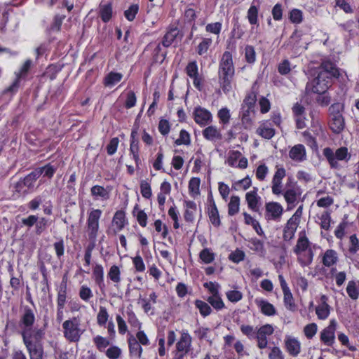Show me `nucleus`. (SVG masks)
<instances>
[{
  "label": "nucleus",
  "mask_w": 359,
  "mask_h": 359,
  "mask_svg": "<svg viewBox=\"0 0 359 359\" xmlns=\"http://www.w3.org/2000/svg\"><path fill=\"white\" fill-rule=\"evenodd\" d=\"M36 317L34 310L29 306L20 309L19 320L20 334L22 337L30 359H43V348L41 340L44 337V331L34 327Z\"/></svg>",
  "instance_id": "f257e3e1"
},
{
  "label": "nucleus",
  "mask_w": 359,
  "mask_h": 359,
  "mask_svg": "<svg viewBox=\"0 0 359 359\" xmlns=\"http://www.w3.org/2000/svg\"><path fill=\"white\" fill-rule=\"evenodd\" d=\"M235 74V67L231 53L225 51L219 62L218 80L224 93L232 90V81Z\"/></svg>",
  "instance_id": "f03ea898"
},
{
  "label": "nucleus",
  "mask_w": 359,
  "mask_h": 359,
  "mask_svg": "<svg viewBox=\"0 0 359 359\" xmlns=\"http://www.w3.org/2000/svg\"><path fill=\"white\" fill-rule=\"evenodd\" d=\"M311 245V243L307 238L306 233L304 231L300 232L293 251L297 256L298 262L302 266H308L313 262L314 254Z\"/></svg>",
  "instance_id": "7ed1b4c3"
},
{
  "label": "nucleus",
  "mask_w": 359,
  "mask_h": 359,
  "mask_svg": "<svg viewBox=\"0 0 359 359\" xmlns=\"http://www.w3.org/2000/svg\"><path fill=\"white\" fill-rule=\"evenodd\" d=\"M323 154L327 159L330 168L337 170L341 168L339 161L348 163L351 158V154L346 147H341L335 151L330 147H325L323 150Z\"/></svg>",
  "instance_id": "20e7f679"
},
{
  "label": "nucleus",
  "mask_w": 359,
  "mask_h": 359,
  "mask_svg": "<svg viewBox=\"0 0 359 359\" xmlns=\"http://www.w3.org/2000/svg\"><path fill=\"white\" fill-rule=\"evenodd\" d=\"M62 328L64 337L70 342L79 341L81 337L86 330L81 323L79 316H74L64 321Z\"/></svg>",
  "instance_id": "39448f33"
},
{
  "label": "nucleus",
  "mask_w": 359,
  "mask_h": 359,
  "mask_svg": "<svg viewBox=\"0 0 359 359\" xmlns=\"http://www.w3.org/2000/svg\"><path fill=\"white\" fill-rule=\"evenodd\" d=\"M344 104L340 102L332 104L328 109L329 126L335 134L341 133L345 128V121L342 115Z\"/></svg>",
  "instance_id": "423d86ee"
},
{
  "label": "nucleus",
  "mask_w": 359,
  "mask_h": 359,
  "mask_svg": "<svg viewBox=\"0 0 359 359\" xmlns=\"http://www.w3.org/2000/svg\"><path fill=\"white\" fill-rule=\"evenodd\" d=\"M330 79L325 77L324 74L318 73V76L309 81L306 86V93L325 94L331 86Z\"/></svg>",
  "instance_id": "0eeeda50"
},
{
  "label": "nucleus",
  "mask_w": 359,
  "mask_h": 359,
  "mask_svg": "<svg viewBox=\"0 0 359 359\" xmlns=\"http://www.w3.org/2000/svg\"><path fill=\"white\" fill-rule=\"evenodd\" d=\"M102 210L100 209H92L88 212L87 227L89 237L91 239H95L97 236L99 221L102 216Z\"/></svg>",
  "instance_id": "6e6552de"
},
{
  "label": "nucleus",
  "mask_w": 359,
  "mask_h": 359,
  "mask_svg": "<svg viewBox=\"0 0 359 359\" xmlns=\"http://www.w3.org/2000/svg\"><path fill=\"white\" fill-rule=\"evenodd\" d=\"M274 327L271 324H265L257 327L256 338L257 346L260 349H264L268 346V337L274 332Z\"/></svg>",
  "instance_id": "1a4fd4ad"
},
{
  "label": "nucleus",
  "mask_w": 359,
  "mask_h": 359,
  "mask_svg": "<svg viewBox=\"0 0 359 359\" xmlns=\"http://www.w3.org/2000/svg\"><path fill=\"white\" fill-rule=\"evenodd\" d=\"M337 323L334 319L330 321L328 326L325 327L320 333V339L327 346H332L335 342V331Z\"/></svg>",
  "instance_id": "9d476101"
},
{
  "label": "nucleus",
  "mask_w": 359,
  "mask_h": 359,
  "mask_svg": "<svg viewBox=\"0 0 359 359\" xmlns=\"http://www.w3.org/2000/svg\"><path fill=\"white\" fill-rule=\"evenodd\" d=\"M32 66V61L30 59L27 60L21 66L18 72H15V79L13 83L8 88L7 91H16L19 86L21 79H25Z\"/></svg>",
  "instance_id": "9b49d317"
},
{
  "label": "nucleus",
  "mask_w": 359,
  "mask_h": 359,
  "mask_svg": "<svg viewBox=\"0 0 359 359\" xmlns=\"http://www.w3.org/2000/svg\"><path fill=\"white\" fill-rule=\"evenodd\" d=\"M284 348L290 355L297 357L302 351V344L297 337L285 335Z\"/></svg>",
  "instance_id": "f8f14e48"
},
{
  "label": "nucleus",
  "mask_w": 359,
  "mask_h": 359,
  "mask_svg": "<svg viewBox=\"0 0 359 359\" xmlns=\"http://www.w3.org/2000/svg\"><path fill=\"white\" fill-rule=\"evenodd\" d=\"M286 175V170L283 167H277L271 181V191L275 195L283 194V180Z\"/></svg>",
  "instance_id": "ddd939ff"
},
{
  "label": "nucleus",
  "mask_w": 359,
  "mask_h": 359,
  "mask_svg": "<svg viewBox=\"0 0 359 359\" xmlns=\"http://www.w3.org/2000/svg\"><path fill=\"white\" fill-rule=\"evenodd\" d=\"M265 218L267 220L278 221L283 214V208L278 202H269L265 205Z\"/></svg>",
  "instance_id": "4468645a"
},
{
  "label": "nucleus",
  "mask_w": 359,
  "mask_h": 359,
  "mask_svg": "<svg viewBox=\"0 0 359 359\" xmlns=\"http://www.w3.org/2000/svg\"><path fill=\"white\" fill-rule=\"evenodd\" d=\"M318 73L324 74V76L330 79L331 82L332 78H339L340 76L339 69L330 60H323L321 62Z\"/></svg>",
  "instance_id": "2eb2a0df"
},
{
  "label": "nucleus",
  "mask_w": 359,
  "mask_h": 359,
  "mask_svg": "<svg viewBox=\"0 0 359 359\" xmlns=\"http://www.w3.org/2000/svg\"><path fill=\"white\" fill-rule=\"evenodd\" d=\"M192 348V337L187 330H182L180 337L175 344V349L179 352L189 353Z\"/></svg>",
  "instance_id": "dca6fc26"
},
{
  "label": "nucleus",
  "mask_w": 359,
  "mask_h": 359,
  "mask_svg": "<svg viewBox=\"0 0 359 359\" xmlns=\"http://www.w3.org/2000/svg\"><path fill=\"white\" fill-rule=\"evenodd\" d=\"M194 119L201 126L208 125L212 121V114L205 108L196 107L193 112Z\"/></svg>",
  "instance_id": "f3484780"
},
{
  "label": "nucleus",
  "mask_w": 359,
  "mask_h": 359,
  "mask_svg": "<svg viewBox=\"0 0 359 359\" xmlns=\"http://www.w3.org/2000/svg\"><path fill=\"white\" fill-rule=\"evenodd\" d=\"M258 189L253 187L252 190L245 194V201L249 209L254 212H258L261 206V197L257 194Z\"/></svg>",
  "instance_id": "a211bd4d"
},
{
  "label": "nucleus",
  "mask_w": 359,
  "mask_h": 359,
  "mask_svg": "<svg viewBox=\"0 0 359 359\" xmlns=\"http://www.w3.org/2000/svg\"><path fill=\"white\" fill-rule=\"evenodd\" d=\"M289 157L294 161L299 163L306 159V151L305 147L302 144H298L289 151Z\"/></svg>",
  "instance_id": "6ab92c4d"
},
{
  "label": "nucleus",
  "mask_w": 359,
  "mask_h": 359,
  "mask_svg": "<svg viewBox=\"0 0 359 359\" xmlns=\"http://www.w3.org/2000/svg\"><path fill=\"white\" fill-rule=\"evenodd\" d=\"M98 15L104 23L109 22L114 16L113 6L111 2L100 3L97 11Z\"/></svg>",
  "instance_id": "aec40b11"
},
{
  "label": "nucleus",
  "mask_w": 359,
  "mask_h": 359,
  "mask_svg": "<svg viewBox=\"0 0 359 359\" xmlns=\"http://www.w3.org/2000/svg\"><path fill=\"white\" fill-rule=\"evenodd\" d=\"M40 176V171H36V170H34L33 172L28 174L23 180L18 182L15 186L16 190L20 191L23 187H26L29 189L33 187L34 182Z\"/></svg>",
  "instance_id": "412c9836"
},
{
  "label": "nucleus",
  "mask_w": 359,
  "mask_h": 359,
  "mask_svg": "<svg viewBox=\"0 0 359 359\" xmlns=\"http://www.w3.org/2000/svg\"><path fill=\"white\" fill-rule=\"evenodd\" d=\"M255 303L264 315L267 316H273L276 314V308L268 301L262 298H256L255 299Z\"/></svg>",
  "instance_id": "4be33fe9"
},
{
  "label": "nucleus",
  "mask_w": 359,
  "mask_h": 359,
  "mask_svg": "<svg viewBox=\"0 0 359 359\" xmlns=\"http://www.w3.org/2000/svg\"><path fill=\"white\" fill-rule=\"evenodd\" d=\"M327 297L323 295L321 297V303L316 306V313L320 320H325L330 313V306L327 304Z\"/></svg>",
  "instance_id": "5701e85b"
},
{
  "label": "nucleus",
  "mask_w": 359,
  "mask_h": 359,
  "mask_svg": "<svg viewBox=\"0 0 359 359\" xmlns=\"http://www.w3.org/2000/svg\"><path fill=\"white\" fill-rule=\"evenodd\" d=\"M256 133L263 138L269 140L274 136L275 130L272 128L271 123L264 121L259 124Z\"/></svg>",
  "instance_id": "b1692460"
},
{
  "label": "nucleus",
  "mask_w": 359,
  "mask_h": 359,
  "mask_svg": "<svg viewBox=\"0 0 359 359\" xmlns=\"http://www.w3.org/2000/svg\"><path fill=\"white\" fill-rule=\"evenodd\" d=\"M300 194L299 190L295 188L288 189L283 193V196L287 203L288 209L294 207L295 203L297 201Z\"/></svg>",
  "instance_id": "393cba45"
},
{
  "label": "nucleus",
  "mask_w": 359,
  "mask_h": 359,
  "mask_svg": "<svg viewBox=\"0 0 359 359\" xmlns=\"http://www.w3.org/2000/svg\"><path fill=\"white\" fill-rule=\"evenodd\" d=\"M202 133L206 140L212 142L219 140L222 138L220 130L214 126H208L203 130Z\"/></svg>",
  "instance_id": "a878e982"
},
{
  "label": "nucleus",
  "mask_w": 359,
  "mask_h": 359,
  "mask_svg": "<svg viewBox=\"0 0 359 359\" xmlns=\"http://www.w3.org/2000/svg\"><path fill=\"white\" fill-rule=\"evenodd\" d=\"M93 277L95 283L98 285L101 291L105 289L104 283V268L100 264H96L93 270Z\"/></svg>",
  "instance_id": "bb28decb"
},
{
  "label": "nucleus",
  "mask_w": 359,
  "mask_h": 359,
  "mask_svg": "<svg viewBox=\"0 0 359 359\" xmlns=\"http://www.w3.org/2000/svg\"><path fill=\"white\" fill-rule=\"evenodd\" d=\"M299 222L289 219L284 228L283 238L285 241H290L293 238L299 225Z\"/></svg>",
  "instance_id": "cd10ccee"
},
{
  "label": "nucleus",
  "mask_w": 359,
  "mask_h": 359,
  "mask_svg": "<svg viewBox=\"0 0 359 359\" xmlns=\"http://www.w3.org/2000/svg\"><path fill=\"white\" fill-rule=\"evenodd\" d=\"M67 280L65 277L58 289L57 296V307H61V309H64L66 304V298H67Z\"/></svg>",
  "instance_id": "c85d7f7f"
},
{
  "label": "nucleus",
  "mask_w": 359,
  "mask_h": 359,
  "mask_svg": "<svg viewBox=\"0 0 359 359\" xmlns=\"http://www.w3.org/2000/svg\"><path fill=\"white\" fill-rule=\"evenodd\" d=\"M129 351L133 357L140 358L142 353V348L137 340L133 336L128 338Z\"/></svg>",
  "instance_id": "c756f323"
},
{
  "label": "nucleus",
  "mask_w": 359,
  "mask_h": 359,
  "mask_svg": "<svg viewBox=\"0 0 359 359\" xmlns=\"http://www.w3.org/2000/svg\"><path fill=\"white\" fill-rule=\"evenodd\" d=\"M180 34L177 27L170 28L163 36L162 44L165 47H169Z\"/></svg>",
  "instance_id": "7c9ffc66"
},
{
  "label": "nucleus",
  "mask_w": 359,
  "mask_h": 359,
  "mask_svg": "<svg viewBox=\"0 0 359 359\" xmlns=\"http://www.w3.org/2000/svg\"><path fill=\"white\" fill-rule=\"evenodd\" d=\"M211 207L208 210V216L211 223L216 227H218L221 224L219 212L216 204L212 198L210 200Z\"/></svg>",
  "instance_id": "2f4dec72"
},
{
  "label": "nucleus",
  "mask_w": 359,
  "mask_h": 359,
  "mask_svg": "<svg viewBox=\"0 0 359 359\" xmlns=\"http://www.w3.org/2000/svg\"><path fill=\"white\" fill-rule=\"evenodd\" d=\"M338 261L337 253L334 250H327L324 253L323 257V264L327 267H330L334 265Z\"/></svg>",
  "instance_id": "473e14b6"
},
{
  "label": "nucleus",
  "mask_w": 359,
  "mask_h": 359,
  "mask_svg": "<svg viewBox=\"0 0 359 359\" xmlns=\"http://www.w3.org/2000/svg\"><path fill=\"white\" fill-rule=\"evenodd\" d=\"M206 301L217 311H220L225 307V304L219 294L209 296Z\"/></svg>",
  "instance_id": "72a5a7b5"
},
{
  "label": "nucleus",
  "mask_w": 359,
  "mask_h": 359,
  "mask_svg": "<svg viewBox=\"0 0 359 359\" xmlns=\"http://www.w3.org/2000/svg\"><path fill=\"white\" fill-rule=\"evenodd\" d=\"M240 209V198L238 196H232L228 204V214L230 216L237 214Z\"/></svg>",
  "instance_id": "f704fd0d"
},
{
  "label": "nucleus",
  "mask_w": 359,
  "mask_h": 359,
  "mask_svg": "<svg viewBox=\"0 0 359 359\" xmlns=\"http://www.w3.org/2000/svg\"><path fill=\"white\" fill-rule=\"evenodd\" d=\"M201 180L198 177H192L189 182V191L190 195L195 198L200 194Z\"/></svg>",
  "instance_id": "c9c22d12"
},
{
  "label": "nucleus",
  "mask_w": 359,
  "mask_h": 359,
  "mask_svg": "<svg viewBox=\"0 0 359 359\" xmlns=\"http://www.w3.org/2000/svg\"><path fill=\"white\" fill-rule=\"evenodd\" d=\"M123 77L121 73L110 72L104 78V84L106 86H113L118 83Z\"/></svg>",
  "instance_id": "e433bc0d"
},
{
  "label": "nucleus",
  "mask_w": 359,
  "mask_h": 359,
  "mask_svg": "<svg viewBox=\"0 0 359 359\" xmlns=\"http://www.w3.org/2000/svg\"><path fill=\"white\" fill-rule=\"evenodd\" d=\"M107 278L110 279L116 285L121 282V270L116 265L110 267L107 273Z\"/></svg>",
  "instance_id": "4c0bfd02"
},
{
  "label": "nucleus",
  "mask_w": 359,
  "mask_h": 359,
  "mask_svg": "<svg viewBox=\"0 0 359 359\" xmlns=\"http://www.w3.org/2000/svg\"><path fill=\"white\" fill-rule=\"evenodd\" d=\"M283 292V302L285 306L287 309L294 311L297 309L296 304L294 303V300L292 296V294L290 292V290H286Z\"/></svg>",
  "instance_id": "58836bf2"
},
{
  "label": "nucleus",
  "mask_w": 359,
  "mask_h": 359,
  "mask_svg": "<svg viewBox=\"0 0 359 359\" xmlns=\"http://www.w3.org/2000/svg\"><path fill=\"white\" fill-rule=\"evenodd\" d=\"M209 304L208 302H205L198 299L195 301L196 307L199 310L201 315L203 317H206L212 313V309Z\"/></svg>",
  "instance_id": "ea45409f"
},
{
  "label": "nucleus",
  "mask_w": 359,
  "mask_h": 359,
  "mask_svg": "<svg viewBox=\"0 0 359 359\" xmlns=\"http://www.w3.org/2000/svg\"><path fill=\"white\" fill-rule=\"evenodd\" d=\"M112 222L118 231L121 230L124 227L126 223L124 212L122 210L116 211L114 215Z\"/></svg>",
  "instance_id": "a19ab883"
},
{
  "label": "nucleus",
  "mask_w": 359,
  "mask_h": 359,
  "mask_svg": "<svg viewBox=\"0 0 359 359\" xmlns=\"http://www.w3.org/2000/svg\"><path fill=\"white\" fill-rule=\"evenodd\" d=\"M252 181L249 176L233 184L232 189L236 191L247 190L251 187Z\"/></svg>",
  "instance_id": "79ce46f5"
},
{
  "label": "nucleus",
  "mask_w": 359,
  "mask_h": 359,
  "mask_svg": "<svg viewBox=\"0 0 359 359\" xmlns=\"http://www.w3.org/2000/svg\"><path fill=\"white\" fill-rule=\"evenodd\" d=\"M258 12H259V8L255 5H251L250 7L249 8L248 13H247V18L250 25H257V26L259 25L257 23L258 22Z\"/></svg>",
  "instance_id": "37998d69"
},
{
  "label": "nucleus",
  "mask_w": 359,
  "mask_h": 359,
  "mask_svg": "<svg viewBox=\"0 0 359 359\" xmlns=\"http://www.w3.org/2000/svg\"><path fill=\"white\" fill-rule=\"evenodd\" d=\"M126 315H127V320L128 323L133 327L140 329L142 326V323L138 320L137 317L136 316L134 311L130 309L129 307L127 309L126 311Z\"/></svg>",
  "instance_id": "c03bdc74"
},
{
  "label": "nucleus",
  "mask_w": 359,
  "mask_h": 359,
  "mask_svg": "<svg viewBox=\"0 0 359 359\" xmlns=\"http://www.w3.org/2000/svg\"><path fill=\"white\" fill-rule=\"evenodd\" d=\"M212 43V39L203 38L201 42L197 46V53L199 55H203L206 54Z\"/></svg>",
  "instance_id": "a18cd8bd"
},
{
  "label": "nucleus",
  "mask_w": 359,
  "mask_h": 359,
  "mask_svg": "<svg viewBox=\"0 0 359 359\" xmlns=\"http://www.w3.org/2000/svg\"><path fill=\"white\" fill-rule=\"evenodd\" d=\"M36 171H40L41 175H43L44 177L51 178L57 170V167L51 165L50 163L46 164V165L35 169Z\"/></svg>",
  "instance_id": "49530a36"
},
{
  "label": "nucleus",
  "mask_w": 359,
  "mask_h": 359,
  "mask_svg": "<svg viewBox=\"0 0 359 359\" xmlns=\"http://www.w3.org/2000/svg\"><path fill=\"white\" fill-rule=\"evenodd\" d=\"M91 194L95 198L101 197L104 199H107L109 197V194L107 190L102 186L95 185L91 188Z\"/></svg>",
  "instance_id": "de8ad7c7"
},
{
  "label": "nucleus",
  "mask_w": 359,
  "mask_h": 359,
  "mask_svg": "<svg viewBox=\"0 0 359 359\" xmlns=\"http://www.w3.org/2000/svg\"><path fill=\"white\" fill-rule=\"evenodd\" d=\"M255 112V109L248 107H241V120L243 123L250 124L252 122V115Z\"/></svg>",
  "instance_id": "09e8293b"
},
{
  "label": "nucleus",
  "mask_w": 359,
  "mask_h": 359,
  "mask_svg": "<svg viewBox=\"0 0 359 359\" xmlns=\"http://www.w3.org/2000/svg\"><path fill=\"white\" fill-rule=\"evenodd\" d=\"M109 313L104 306H100L99 312L97 315V323L100 326H105L108 319Z\"/></svg>",
  "instance_id": "8fccbe9b"
},
{
  "label": "nucleus",
  "mask_w": 359,
  "mask_h": 359,
  "mask_svg": "<svg viewBox=\"0 0 359 359\" xmlns=\"http://www.w3.org/2000/svg\"><path fill=\"white\" fill-rule=\"evenodd\" d=\"M242 156V154L239 151L231 150L228 153L227 159L226 161V163H227L231 167H236V162L239 160L240 157Z\"/></svg>",
  "instance_id": "3c124183"
},
{
  "label": "nucleus",
  "mask_w": 359,
  "mask_h": 359,
  "mask_svg": "<svg viewBox=\"0 0 359 359\" xmlns=\"http://www.w3.org/2000/svg\"><path fill=\"white\" fill-rule=\"evenodd\" d=\"M249 248L259 253L264 254L265 252L263 242L257 238H252L249 241Z\"/></svg>",
  "instance_id": "603ef678"
},
{
  "label": "nucleus",
  "mask_w": 359,
  "mask_h": 359,
  "mask_svg": "<svg viewBox=\"0 0 359 359\" xmlns=\"http://www.w3.org/2000/svg\"><path fill=\"white\" fill-rule=\"evenodd\" d=\"M93 343L100 351H103L109 345V341L100 335L93 338Z\"/></svg>",
  "instance_id": "864d4df0"
},
{
  "label": "nucleus",
  "mask_w": 359,
  "mask_h": 359,
  "mask_svg": "<svg viewBox=\"0 0 359 359\" xmlns=\"http://www.w3.org/2000/svg\"><path fill=\"white\" fill-rule=\"evenodd\" d=\"M346 292L348 295L352 299H357L359 296V292L357 289L356 283L353 280H351L348 283L347 287H346Z\"/></svg>",
  "instance_id": "5fc2aeb1"
},
{
  "label": "nucleus",
  "mask_w": 359,
  "mask_h": 359,
  "mask_svg": "<svg viewBox=\"0 0 359 359\" xmlns=\"http://www.w3.org/2000/svg\"><path fill=\"white\" fill-rule=\"evenodd\" d=\"M200 259L205 264H210L215 259V254L209 248L203 249L199 255Z\"/></svg>",
  "instance_id": "6e6d98bb"
},
{
  "label": "nucleus",
  "mask_w": 359,
  "mask_h": 359,
  "mask_svg": "<svg viewBox=\"0 0 359 359\" xmlns=\"http://www.w3.org/2000/svg\"><path fill=\"white\" fill-rule=\"evenodd\" d=\"M137 304H140L144 310L145 313L154 314V308L152 307V303L150 301H148L147 299L142 298L141 295H140L137 299Z\"/></svg>",
  "instance_id": "4d7b16f0"
},
{
  "label": "nucleus",
  "mask_w": 359,
  "mask_h": 359,
  "mask_svg": "<svg viewBox=\"0 0 359 359\" xmlns=\"http://www.w3.org/2000/svg\"><path fill=\"white\" fill-rule=\"evenodd\" d=\"M217 116L221 123L223 125L228 124L231 118L229 109H228L226 107L222 108L219 110Z\"/></svg>",
  "instance_id": "13d9d810"
},
{
  "label": "nucleus",
  "mask_w": 359,
  "mask_h": 359,
  "mask_svg": "<svg viewBox=\"0 0 359 359\" xmlns=\"http://www.w3.org/2000/svg\"><path fill=\"white\" fill-rule=\"evenodd\" d=\"M318 331V326L315 323L306 325L304 327V334L309 339H312Z\"/></svg>",
  "instance_id": "bf43d9fd"
},
{
  "label": "nucleus",
  "mask_w": 359,
  "mask_h": 359,
  "mask_svg": "<svg viewBox=\"0 0 359 359\" xmlns=\"http://www.w3.org/2000/svg\"><path fill=\"white\" fill-rule=\"evenodd\" d=\"M241 331L248 339H252L256 338L257 327L255 329L252 326L248 325H242Z\"/></svg>",
  "instance_id": "052dcab7"
},
{
  "label": "nucleus",
  "mask_w": 359,
  "mask_h": 359,
  "mask_svg": "<svg viewBox=\"0 0 359 359\" xmlns=\"http://www.w3.org/2000/svg\"><path fill=\"white\" fill-rule=\"evenodd\" d=\"M257 101V95L255 92H250L247 95L243 100L242 107L255 109V104Z\"/></svg>",
  "instance_id": "680f3d73"
},
{
  "label": "nucleus",
  "mask_w": 359,
  "mask_h": 359,
  "mask_svg": "<svg viewBox=\"0 0 359 359\" xmlns=\"http://www.w3.org/2000/svg\"><path fill=\"white\" fill-rule=\"evenodd\" d=\"M137 131L133 130L130 135V153L136 154L139 153V141L136 138Z\"/></svg>",
  "instance_id": "e2e57ef3"
},
{
  "label": "nucleus",
  "mask_w": 359,
  "mask_h": 359,
  "mask_svg": "<svg viewBox=\"0 0 359 359\" xmlns=\"http://www.w3.org/2000/svg\"><path fill=\"white\" fill-rule=\"evenodd\" d=\"M139 6L137 4L131 5L127 10L124 12V15L126 18L129 21H133L138 13Z\"/></svg>",
  "instance_id": "0e129e2a"
},
{
  "label": "nucleus",
  "mask_w": 359,
  "mask_h": 359,
  "mask_svg": "<svg viewBox=\"0 0 359 359\" xmlns=\"http://www.w3.org/2000/svg\"><path fill=\"white\" fill-rule=\"evenodd\" d=\"M186 73L190 77H196L199 75L198 68L196 61H192L188 63L186 67Z\"/></svg>",
  "instance_id": "69168bd1"
},
{
  "label": "nucleus",
  "mask_w": 359,
  "mask_h": 359,
  "mask_svg": "<svg viewBox=\"0 0 359 359\" xmlns=\"http://www.w3.org/2000/svg\"><path fill=\"white\" fill-rule=\"evenodd\" d=\"M245 57L248 63H254L256 60V53L253 46H246L245 48Z\"/></svg>",
  "instance_id": "338daca9"
},
{
  "label": "nucleus",
  "mask_w": 359,
  "mask_h": 359,
  "mask_svg": "<svg viewBox=\"0 0 359 359\" xmlns=\"http://www.w3.org/2000/svg\"><path fill=\"white\" fill-rule=\"evenodd\" d=\"M359 250V240L355 234L350 236V245L348 252L351 255L355 254Z\"/></svg>",
  "instance_id": "774afa93"
}]
</instances>
